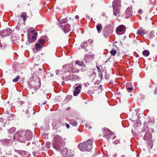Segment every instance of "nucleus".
Returning a JSON list of instances; mask_svg holds the SVG:
<instances>
[{"label":"nucleus","instance_id":"nucleus-23","mask_svg":"<svg viewBox=\"0 0 157 157\" xmlns=\"http://www.w3.org/2000/svg\"><path fill=\"white\" fill-rule=\"evenodd\" d=\"M102 130L103 133H104V137L107 139L108 137L107 131H108V129L107 128H103Z\"/></svg>","mask_w":157,"mask_h":157},{"label":"nucleus","instance_id":"nucleus-34","mask_svg":"<svg viewBox=\"0 0 157 157\" xmlns=\"http://www.w3.org/2000/svg\"><path fill=\"white\" fill-rule=\"evenodd\" d=\"M75 63L81 66H83L84 65V63L82 61H76Z\"/></svg>","mask_w":157,"mask_h":157},{"label":"nucleus","instance_id":"nucleus-28","mask_svg":"<svg viewBox=\"0 0 157 157\" xmlns=\"http://www.w3.org/2000/svg\"><path fill=\"white\" fill-rule=\"evenodd\" d=\"M70 124L73 126H75L77 125V122L75 120L72 119L70 121Z\"/></svg>","mask_w":157,"mask_h":157},{"label":"nucleus","instance_id":"nucleus-8","mask_svg":"<svg viewBox=\"0 0 157 157\" xmlns=\"http://www.w3.org/2000/svg\"><path fill=\"white\" fill-rule=\"evenodd\" d=\"M126 30L125 26L123 25H120L117 27L116 29V33L118 35H121L125 32Z\"/></svg>","mask_w":157,"mask_h":157},{"label":"nucleus","instance_id":"nucleus-43","mask_svg":"<svg viewBox=\"0 0 157 157\" xmlns=\"http://www.w3.org/2000/svg\"><path fill=\"white\" fill-rule=\"evenodd\" d=\"M45 144L48 148H49L50 146V143L49 142H47Z\"/></svg>","mask_w":157,"mask_h":157},{"label":"nucleus","instance_id":"nucleus-53","mask_svg":"<svg viewBox=\"0 0 157 157\" xmlns=\"http://www.w3.org/2000/svg\"><path fill=\"white\" fill-rule=\"evenodd\" d=\"M71 109V108L70 107H69L68 108H67L66 109V110H70Z\"/></svg>","mask_w":157,"mask_h":157},{"label":"nucleus","instance_id":"nucleus-25","mask_svg":"<svg viewBox=\"0 0 157 157\" xmlns=\"http://www.w3.org/2000/svg\"><path fill=\"white\" fill-rule=\"evenodd\" d=\"M109 137L110 136V138H111L112 139H113L114 138L115 133L112 132L109 129Z\"/></svg>","mask_w":157,"mask_h":157},{"label":"nucleus","instance_id":"nucleus-59","mask_svg":"<svg viewBox=\"0 0 157 157\" xmlns=\"http://www.w3.org/2000/svg\"><path fill=\"white\" fill-rule=\"evenodd\" d=\"M16 29H19V27H17L16 28Z\"/></svg>","mask_w":157,"mask_h":157},{"label":"nucleus","instance_id":"nucleus-30","mask_svg":"<svg viewBox=\"0 0 157 157\" xmlns=\"http://www.w3.org/2000/svg\"><path fill=\"white\" fill-rule=\"evenodd\" d=\"M35 48L36 50H40L43 47V45L37 43L35 45Z\"/></svg>","mask_w":157,"mask_h":157},{"label":"nucleus","instance_id":"nucleus-61","mask_svg":"<svg viewBox=\"0 0 157 157\" xmlns=\"http://www.w3.org/2000/svg\"><path fill=\"white\" fill-rule=\"evenodd\" d=\"M40 69V71H41V69Z\"/></svg>","mask_w":157,"mask_h":157},{"label":"nucleus","instance_id":"nucleus-33","mask_svg":"<svg viewBox=\"0 0 157 157\" xmlns=\"http://www.w3.org/2000/svg\"><path fill=\"white\" fill-rule=\"evenodd\" d=\"M86 42H84L81 43V46L82 48H86L88 45V44H87Z\"/></svg>","mask_w":157,"mask_h":157},{"label":"nucleus","instance_id":"nucleus-19","mask_svg":"<svg viewBox=\"0 0 157 157\" xmlns=\"http://www.w3.org/2000/svg\"><path fill=\"white\" fill-rule=\"evenodd\" d=\"M68 20L67 18H65L62 19L61 21L59 23V27H60L62 29L63 28L62 24H65L67 23L68 22Z\"/></svg>","mask_w":157,"mask_h":157},{"label":"nucleus","instance_id":"nucleus-57","mask_svg":"<svg viewBox=\"0 0 157 157\" xmlns=\"http://www.w3.org/2000/svg\"><path fill=\"white\" fill-rule=\"evenodd\" d=\"M94 89L95 90H97V89L96 87H95L94 88Z\"/></svg>","mask_w":157,"mask_h":157},{"label":"nucleus","instance_id":"nucleus-18","mask_svg":"<svg viewBox=\"0 0 157 157\" xmlns=\"http://www.w3.org/2000/svg\"><path fill=\"white\" fill-rule=\"evenodd\" d=\"M72 65L71 64H67L63 65L62 67L63 69H65L66 70L70 72V70L71 67H72Z\"/></svg>","mask_w":157,"mask_h":157},{"label":"nucleus","instance_id":"nucleus-1","mask_svg":"<svg viewBox=\"0 0 157 157\" xmlns=\"http://www.w3.org/2000/svg\"><path fill=\"white\" fill-rule=\"evenodd\" d=\"M14 137L17 141L21 142L26 140H30L33 137V133L30 130L18 131L14 134Z\"/></svg>","mask_w":157,"mask_h":157},{"label":"nucleus","instance_id":"nucleus-22","mask_svg":"<svg viewBox=\"0 0 157 157\" xmlns=\"http://www.w3.org/2000/svg\"><path fill=\"white\" fill-rule=\"evenodd\" d=\"M79 71V70L78 69L75 67H73V66L72 65V67L70 69V72H72L73 73H78Z\"/></svg>","mask_w":157,"mask_h":157},{"label":"nucleus","instance_id":"nucleus-44","mask_svg":"<svg viewBox=\"0 0 157 157\" xmlns=\"http://www.w3.org/2000/svg\"><path fill=\"white\" fill-rule=\"evenodd\" d=\"M131 84L130 83H129V82L127 83L126 84V88L130 86Z\"/></svg>","mask_w":157,"mask_h":157},{"label":"nucleus","instance_id":"nucleus-48","mask_svg":"<svg viewBox=\"0 0 157 157\" xmlns=\"http://www.w3.org/2000/svg\"><path fill=\"white\" fill-rule=\"evenodd\" d=\"M86 127L88 128L89 129H90L91 128V127L90 125L86 124Z\"/></svg>","mask_w":157,"mask_h":157},{"label":"nucleus","instance_id":"nucleus-52","mask_svg":"<svg viewBox=\"0 0 157 157\" xmlns=\"http://www.w3.org/2000/svg\"><path fill=\"white\" fill-rule=\"evenodd\" d=\"M4 121L3 118H0V121L1 122H3Z\"/></svg>","mask_w":157,"mask_h":157},{"label":"nucleus","instance_id":"nucleus-55","mask_svg":"<svg viewBox=\"0 0 157 157\" xmlns=\"http://www.w3.org/2000/svg\"><path fill=\"white\" fill-rule=\"evenodd\" d=\"M47 103V101H44L43 103V105H45V104H46Z\"/></svg>","mask_w":157,"mask_h":157},{"label":"nucleus","instance_id":"nucleus-17","mask_svg":"<svg viewBox=\"0 0 157 157\" xmlns=\"http://www.w3.org/2000/svg\"><path fill=\"white\" fill-rule=\"evenodd\" d=\"M139 110H136L134 111L132 113V116L135 118H140L142 117L143 114L142 113L141 114V116H140V113H138V111Z\"/></svg>","mask_w":157,"mask_h":157},{"label":"nucleus","instance_id":"nucleus-9","mask_svg":"<svg viewBox=\"0 0 157 157\" xmlns=\"http://www.w3.org/2000/svg\"><path fill=\"white\" fill-rule=\"evenodd\" d=\"M61 153L64 157H70L73 155V154L71 153V151H68L66 147L64 148L61 150Z\"/></svg>","mask_w":157,"mask_h":157},{"label":"nucleus","instance_id":"nucleus-13","mask_svg":"<svg viewBox=\"0 0 157 157\" xmlns=\"http://www.w3.org/2000/svg\"><path fill=\"white\" fill-rule=\"evenodd\" d=\"M74 87H75V89L73 92V95L74 96H76L80 93L81 89V86L80 85L75 84Z\"/></svg>","mask_w":157,"mask_h":157},{"label":"nucleus","instance_id":"nucleus-21","mask_svg":"<svg viewBox=\"0 0 157 157\" xmlns=\"http://www.w3.org/2000/svg\"><path fill=\"white\" fill-rule=\"evenodd\" d=\"M26 113L27 114H35L33 109L32 108H28L26 111Z\"/></svg>","mask_w":157,"mask_h":157},{"label":"nucleus","instance_id":"nucleus-27","mask_svg":"<svg viewBox=\"0 0 157 157\" xmlns=\"http://www.w3.org/2000/svg\"><path fill=\"white\" fill-rule=\"evenodd\" d=\"M96 28L99 33H100L101 31L102 27L100 24H99L96 26Z\"/></svg>","mask_w":157,"mask_h":157},{"label":"nucleus","instance_id":"nucleus-7","mask_svg":"<svg viewBox=\"0 0 157 157\" xmlns=\"http://www.w3.org/2000/svg\"><path fill=\"white\" fill-rule=\"evenodd\" d=\"M12 32V30L9 28L0 31V38L2 39L5 37L9 36Z\"/></svg>","mask_w":157,"mask_h":157},{"label":"nucleus","instance_id":"nucleus-56","mask_svg":"<svg viewBox=\"0 0 157 157\" xmlns=\"http://www.w3.org/2000/svg\"><path fill=\"white\" fill-rule=\"evenodd\" d=\"M141 12H142L141 10H139V13H140Z\"/></svg>","mask_w":157,"mask_h":157},{"label":"nucleus","instance_id":"nucleus-10","mask_svg":"<svg viewBox=\"0 0 157 157\" xmlns=\"http://www.w3.org/2000/svg\"><path fill=\"white\" fill-rule=\"evenodd\" d=\"M16 139L14 137V135L13 136V138L11 137V139H5L2 140H1L2 143V144L6 146H9L11 144L12 142L14 140Z\"/></svg>","mask_w":157,"mask_h":157},{"label":"nucleus","instance_id":"nucleus-4","mask_svg":"<svg viewBox=\"0 0 157 157\" xmlns=\"http://www.w3.org/2000/svg\"><path fill=\"white\" fill-rule=\"evenodd\" d=\"M120 0H115L113 3V14L115 16H118L120 13V9L121 7Z\"/></svg>","mask_w":157,"mask_h":157},{"label":"nucleus","instance_id":"nucleus-40","mask_svg":"<svg viewBox=\"0 0 157 157\" xmlns=\"http://www.w3.org/2000/svg\"><path fill=\"white\" fill-rule=\"evenodd\" d=\"M71 99V97L69 96H67L65 98V100L67 101H69Z\"/></svg>","mask_w":157,"mask_h":157},{"label":"nucleus","instance_id":"nucleus-54","mask_svg":"<svg viewBox=\"0 0 157 157\" xmlns=\"http://www.w3.org/2000/svg\"><path fill=\"white\" fill-rule=\"evenodd\" d=\"M103 157H108V156L107 155H104Z\"/></svg>","mask_w":157,"mask_h":157},{"label":"nucleus","instance_id":"nucleus-46","mask_svg":"<svg viewBox=\"0 0 157 157\" xmlns=\"http://www.w3.org/2000/svg\"><path fill=\"white\" fill-rule=\"evenodd\" d=\"M98 89L100 90V91H101V85H100L99 86H98Z\"/></svg>","mask_w":157,"mask_h":157},{"label":"nucleus","instance_id":"nucleus-39","mask_svg":"<svg viewBox=\"0 0 157 157\" xmlns=\"http://www.w3.org/2000/svg\"><path fill=\"white\" fill-rule=\"evenodd\" d=\"M19 78V76H17L16 77V78L13 79V81L14 82H16L18 81Z\"/></svg>","mask_w":157,"mask_h":157},{"label":"nucleus","instance_id":"nucleus-31","mask_svg":"<svg viewBox=\"0 0 157 157\" xmlns=\"http://www.w3.org/2000/svg\"><path fill=\"white\" fill-rule=\"evenodd\" d=\"M150 52L149 51L147 50H144L143 52V54L145 56H148Z\"/></svg>","mask_w":157,"mask_h":157},{"label":"nucleus","instance_id":"nucleus-60","mask_svg":"<svg viewBox=\"0 0 157 157\" xmlns=\"http://www.w3.org/2000/svg\"><path fill=\"white\" fill-rule=\"evenodd\" d=\"M24 102H23V101H22V103H21V104H24Z\"/></svg>","mask_w":157,"mask_h":157},{"label":"nucleus","instance_id":"nucleus-5","mask_svg":"<svg viewBox=\"0 0 157 157\" xmlns=\"http://www.w3.org/2000/svg\"><path fill=\"white\" fill-rule=\"evenodd\" d=\"M29 31L31 32V34H28V41L29 43H33L36 40L37 37V33L34 29H30Z\"/></svg>","mask_w":157,"mask_h":157},{"label":"nucleus","instance_id":"nucleus-6","mask_svg":"<svg viewBox=\"0 0 157 157\" xmlns=\"http://www.w3.org/2000/svg\"><path fill=\"white\" fill-rule=\"evenodd\" d=\"M40 73L39 72H34L33 74V81L35 82L34 83V86L35 89H38L40 86V79L38 77Z\"/></svg>","mask_w":157,"mask_h":157},{"label":"nucleus","instance_id":"nucleus-32","mask_svg":"<svg viewBox=\"0 0 157 157\" xmlns=\"http://www.w3.org/2000/svg\"><path fill=\"white\" fill-rule=\"evenodd\" d=\"M16 130V128L13 127L11 128L8 131V132L10 134H13V133Z\"/></svg>","mask_w":157,"mask_h":157},{"label":"nucleus","instance_id":"nucleus-29","mask_svg":"<svg viewBox=\"0 0 157 157\" xmlns=\"http://www.w3.org/2000/svg\"><path fill=\"white\" fill-rule=\"evenodd\" d=\"M21 17L23 18L24 21H25L26 19V17H27L26 13L25 12H24L22 13Z\"/></svg>","mask_w":157,"mask_h":157},{"label":"nucleus","instance_id":"nucleus-49","mask_svg":"<svg viewBox=\"0 0 157 157\" xmlns=\"http://www.w3.org/2000/svg\"><path fill=\"white\" fill-rule=\"evenodd\" d=\"M59 72V71L58 70H56V74L57 75L58 74Z\"/></svg>","mask_w":157,"mask_h":157},{"label":"nucleus","instance_id":"nucleus-37","mask_svg":"<svg viewBox=\"0 0 157 157\" xmlns=\"http://www.w3.org/2000/svg\"><path fill=\"white\" fill-rule=\"evenodd\" d=\"M154 34L155 33L153 31L151 32L149 35V37L150 38H153V37L154 36Z\"/></svg>","mask_w":157,"mask_h":157},{"label":"nucleus","instance_id":"nucleus-51","mask_svg":"<svg viewBox=\"0 0 157 157\" xmlns=\"http://www.w3.org/2000/svg\"><path fill=\"white\" fill-rule=\"evenodd\" d=\"M79 18V17L78 15H76L75 16V18L77 19H78V18Z\"/></svg>","mask_w":157,"mask_h":157},{"label":"nucleus","instance_id":"nucleus-14","mask_svg":"<svg viewBox=\"0 0 157 157\" xmlns=\"http://www.w3.org/2000/svg\"><path fill=\"white\" fill-rule=\"evenodd\" d=\"M63 31L65 33H67L71 30V26L69 24L65 25L63 28Z\"/></svg>","mask_w":157,"mask_h":157},{"label":"nucleus","instance_id":"nucleus-50","mask_svg":"<svg viewBox=\"0 0 157 157\" xmlns=\"http://www.w3.org/2000/svg\"><path fill=\"white\" fill-rule=\"evenodd\" d=\"M66 127L67 128H69L70 127V125L68 124H66Z\"/></svg>","mask_w":157,"mask_h":157},{"label":"nucleus","instance_id":"nucleus-58","mask_svg":"<svg viewBox=\"0 0 157 157\" xmlns=\"http://www.w3.org/2000/svg\"><path fill=\"white\" fill-rule=\"evenodd\" d=\"M65 83V82H62V84L63 85Z\"/></svg>","mask_w":157,"mask_h":157},{"label":"nucleus","instance_id":"nucleus-35","mask_svg":"<svg viewBox=\"0 0 157 157\" xmlns=\"http://www.w3.org/2000/svg\"><path fill=\"white\" fill-rule=\"evenodd\" d=\"M110 52L112 55L114 56L116 54L117 51L116 50L113 49Z\"/></svg>","mask_w":157,"mask_h":157},{"label":"nucleus","instance_id":"nucleus-15","mask_svg":"<svg viewBox=\"0 0 157 157\" xmlns=\"http://www.w3.org/2000/svg\"><path fill=\"white\" fill-rule=\"evenodd\" d=\"M152 138V135L151 133L147 132L144 137V139L147 141L150 140Z\"/></svg>","mask_w":157,"mask_h":157},{"label":"nucleus","instance_id":"nucleus-36","mask_svg":"<svg viewBox=\"0 0 157 157\" xmlns=\"http://www.w3.org/2000/svg\"><path fill=\"white\" fill-rule=\"evenodd\" d=\"M45 41L43 39H40L38 41V43H39V44H41L42 45L43 44H45Z\"/></svg>","mask_w":157,"mask_h":157},{"label":"nucleus","instance_id":"nucleus-16","mask_svg":"<svg viewBox=\"0 0 157 157\" xmlns=\"http://www.w3.org/2000/svg\"><path fill=\"white\" fill-rule=\"evenodd\" d=\"M94 55H90V54H86L84 57V59L86 62H87L89 61L90 60L93 58L94 57Z\"/></svg>","mask_w":157,"mask_h":157},{"label":"nucleus","instance_id":"nucleus-20","mask_svg":"<svg viewBox=\"0 0 157 157\" xmlns=\"http://www.w3.org/2000/svg\"><path fill=\"white\" fill-rule=\"evenodd\" d=\"M103 35L104 37L107 38L108 36V27H106L103 31Z\"/></svg>","mask_w":157,"mask_h":157},{"label":"nucleus","instance_id":"nucleus-24","mask_svg":"<svg viewBox=\"0 0 157 157\" xmlns=\"http://www.w3.org/2000/svg\"><path fill=\"white\" fill-rule=\"evenodd\" d=\"M114 29V25L111 23L109 25V32L112 33L113 32Z\"/></svg>","mask_w":157,"mask_h":157},{"label":"nucleus","instance_id":"nucleus-38","mask_svg":"<svg viewBox=\"0 0 157 157\" xmlns=\"http://www.w3.org/2000/svg\"><path fill=\"white\" fill-rule=\"evenodd\" d=\"M147 130L148 131L147 132L148 133H153L154 131V129L152 128H148Z\"/></svg>","mask_w":157,"mask_h":157},{"label":"nucleus","instance_id":"nucleus-11","mask_svg":"<svg viewBox=\"0 0 157 157\" xmlns=\"http://www.w3.org/2000/svg\"><path fill=\"white\" fill-rule=\"evenodd\" d=\"M132 7H129L127 8L125 11L124 16L125 18L130 17L132 15Z\"/></svg>","mask_w":157,"mask_h":157},{"label":"nucleus","instance_id":"nucleus-45","mask_svg":"<svg viewBox=\"0 0 157 157\" xmlns=\"http://www.w3.org/2000/svg\"><path fill=\"white\" fill-rule=\"evenodd\" d=\"M87 42L89 43L90 44L93 43V40L91 39H89L88 40Z\"/></svg>","mask_w":157,"mask_h":157},{"label":"nucleus","instance_id":"nucleus-41","mask_svg":"<svg viewBox=\"0 0 157 157\" xmlns=\"http://www.w3.org/2000/svg\"><path fill=\"white\" fill-rule=\"evenodd\" d=\"M126 89L129 92H130L133 90V88L132 87H129L126 88Z\"/></svg>","mask_w":157,"mask_h":157},{"label":"nucleus","instance_id":"nucleus-3","mask_svg":"<svg viewBox=\"0 0 157 157\" xmlns=\"http://www.w3.org/2000/svg\"><path fill=\"white\" fill-rule=\"evenodd\" d=\"M93 141V140L88 139L86 141L79 144L78 147L82 151H89L92 148Z\"/></svg>","mask_w":157,"mask_h":157},{"label":"nucleus","instance_id":"nucleus-2","mask_svg":"<svg viewBox=\"0 0 157 157\" xmlns=\"http://www.w3.org/2000/svg\"><path fill=\"white\" fill-rule=\"evenodd\" d=\"M66 139L62 138L61 136H56L53 140L52 146L57 151H59L66 144Z\"/></svg>","mask_w":157,"mask_h":157},{"label":"nucleus","instance_id":"nucleus-42","mask_svg":"<svg viewBox=\"0 0 157 157\" xmlns=\"http://www.w3.org/2000/svg\"><path fill=\"white\" fill-rule=\"evenodd\" d=\"M79 78V77L78 76H75L74 75H72V79H77L78 78Z\"/></svg>","mask_w":157,"mask_h":157},{"label":"nucleus","instance_id":"nucleus-47","mask_svg":"<svg viewBox=\"0 0 157 157\" xmlns=\"http://www.w3.org/2000/svg\"><path fill=\"white\" fill-rule=\"evenodd\" d=\"M98 71V72H100L101 71L100 68L98 66H97Z\"/></svg>","mask_w":157,"mask_h":157},{"label":"nucleus","instance_id":"nucleus-26","mask_svg":"<svg viewBox=\"0 0 157 157\" xmlns=\"http://www.w3.org/2000/svg\"><path fill=\"white\" fill-rule=\"evenodd\" d=\"M137 34L143 36L145 34L144 31L142 29H140L137 31Z\"/></svg>","mask_w":157,"mask_h":157},{"label":"nucleus","instance_id":"nucleus-12","mask_svg":"<svg viewBox=\"0 0 157 157\" xmlns=\"http://www.w3.org/2000/svg\"><path fill=\"white\" fill-rule=\"evenodd\" d=\"M15 151L23 157H29V154L28 152L25 151L15 149Z\"/></svg>","mask_w":157,"mask_h":157}]
</instances>
